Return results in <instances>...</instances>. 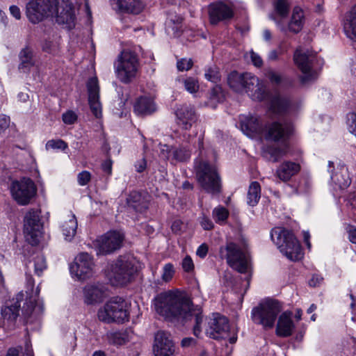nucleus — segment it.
<instances>
[{
    "mask_svg": "<svg viewBox=\"0 0 356 356\" xmlns=\"http://www.w3.org/2000/svg\"><path fill=\"white\" fill-rule=\"evenodd\" d=\"M155 110L154 103L149 97H141L137 99L134 104V112L138 115H149Z\"/></svg>",
    "mask_w": 356,
    "mask_h": 356,
    "instance_id": "32",
    "label": "nucleus"
},
{
    "mask_svg": "<svg viewBox=\"0 0 356 356\" xmlns=\"http://www.w3.org/2000/svg\"><path fill=\"white\" fill-rule=\"evenodd\" d=\"M241 127L243 132L249 137H253L261 131L258 118L252 115L243 116L241 119Z\"/></svg>",
    "mask_w": 356,
    "mask_h": 356,
    "instance_id": "28",
    "label": "nucleus"
},
{
    "mask_svg": "<svg viewBox=\"0 0 356 356\" xmlns=\"http://www.w3.org/2000/svg\"><path fill=\"white\" fill-rule=\"evenodd\" d=\"M106 296V288L102 284H88L83 288L84 302L87 305L99 303Z\"/></svg>",
    "mask_w": 356,
    "mask_h": 356,
    "instance_id": "23",
    "label": "nucleus"
},
{
    "mask_svg": "<svg viewBox=\"0 0 356 356\" xmlns=\"http://www.w3.org/2000/svg\"><path fill=\"white\" fill-rule=\"evenodd\" d=\"M139 70V60L137 54L129 49H125L118 56L115 63V72L118 79L124 83H129L136 78Z\"/></svg>",
    "mask_w": 356,
    "mask_h": 356,
    "instance_id": "9",
    "label": "nucleus"
},
{
    "mask_svg": "<svg viewBox=\"0 0 356 356\" xmlns=\"http://www.w3.org/2000/svg\"><path fill=\"white\" fill-rule=\"evenodd\" d=\"M10 125V118L5 115H0V134L3 133Z\"/></svg>",
    "mask_w": 356,
    "mask_h": 356,
    "instance_id": "52",
    "label": "nucleus"
},
{
    "mask_svg": "<svg viewBox=\"0 0 356 356\" xmlns=\"http://www.w3.org/2000/svg\"><path fill=\"white\" fill-rule=\"evenodd\" d=\"M316 54L308 50L298 47L294 52L293 60L296 65L302 72L300 77L303 84L308 83L317 77V73L313 70L314 63L316 60Z\"/></svg>",
    "mask_w": 356,
    "mask_h": 356,
    "instance_id": "12",
    "label": "nucleus"
},
{
    "mask_svg": "<svg viewBox=\"0 0 356 356\" xmlns=\"http://www.w3.org/2000/svg\"><path fill=\"white\" fill-rule=\"evenodd\" d=\"M343 30L346 35L352 39H356V6L346 13Z\"/></svg>",
    "mask_w": 356,
    "mask_h": 356,
    "instance_id": "31",
    "label": "nucleus"
},
{
    "mask_svg": "<svg viewBox=\"0 0 356 356\" xmlns=\"http://www.w3.org/2000/svg\"><path fill=\"white\" fill-rule=\"evenodd\" d=\"M290 105L289 99L281 96L280 95H275L270 101V108L275 113H282L285 111Z\"/></svg>",
    "mask_w": 356,
    "mask_h": 356,
    "instance_id": "34",
    "label": "nucleus"
},
{
    "mask_svg": "<svg viewBox=\"0 0 356 356\" xmlns=\"http://www.w3.org/2000/svg\"><path fill=\"white\" fill-rule=\"evenodd\" d=\"M200 224L203 229L206 230H210L213 227L212 221L206 216L202 217Z\"/></svg>",
    "mask_w": 356,
    "mask_h": 356,
    "instance_id": "54",
    "label": "nucleus"
},
{
    "mask_svg": "<svg viewBox=\"0 0 356 356\" xmlns=\"http://www.w3.org/2000/svg\"><path fill=\"white\" fill-rule=\"evenodd\" d=\"M129 305L121 297H113L99 309L97 317L100 321L106 323H122L129 321Z\"/></svg>",
    "mask_w": 356,
    "mask_h": 356,
    "instance_id": "7",
    "label": "nucleus"
},
{
    "mask_svg": "<svg viewBox=\"0 0 356 356\" xmlns=\"http://www.w3.org/2000/svg\"><path fill=\"white\" fill-rule=\"evenodd\" d=\"M182 268L184 271L186 272H191L194 269V264L193 261L191 257L186 256L183 260H182Z\"/></svg>",
    "mask_w": 356,
    "mask_h": 356,
    "instance_id": "51",
    "label": "nucleus"
},
{
    "mask_svg": "<svg viewBox=\"0 0 356 356\" xmlns=\"http://www.w3.org/2000/svg\"><path fill=\"white\" fill-rule=\"evenodd\" d=\"M271 19L276 22L281 31L286 32L288 31L296 34L302 31L305 22L304 10L298 6L293 8L287 26H285L276 16L272 15Z\"/></svg>",
    "mask_w": 356,
    "mask_h": 356,
    "instance_id": "19",
    "label": "nucleus"
},
{
    "mask_svg": "<svg viewBox=\"0 0 356 356\" xmlns=\"http://www.w3.org/2000/svg\"><path fill=\"white\" fill-rule=\"evenodd\" d=\"M91 179V173L87 170L79 172L77 175V181L80 186H86Z\"/></svg>",
    "mask_w": 356,
    "mask_h": 356,
    "instance_id": "48",
    "label": "nucleus"
},
{
    "mask_svg": "<svg viewBox=\"0 0 356 356\" xmlns=\"http://www.w3.org/2000/svg\"><path fill=\"white\" fill-rule=\"evenodd\" d=\"M88 103L90 110L96 118L102 115V106L99 102V86L96 76L90 78L87 83Z\"/></svg>",
    "mask_w": 356,
    "mask_h": 356,
    "instance_id": "22",
    "label": "nucleus"
},
{
    "mask_svg": "<svg viewBox=\"0 0 356 356\" xmlns=\"http://www.w3.org/2000/svg\"><path fill=\"white\" fill-rule=\"evenodd\" d=\"M300 170L298 163L292 161H284L276 170L275 175L281 181L286 182L296 175Z\"/></svg>",
    "mask_w": 356,
    "mask_h": 356,
    "instance_id": "26",
    "label": "nucleus"
},
{
    "mask_svg": "<svg viewBox=\"0 0 356 356\" xmlns=\"http://www.w3.org/2000/svg\"><path fill=\"white\" fill-rule=\"evenodd\" d=\"M271 238L276 243L280 252L289 259L298 261L302 257L300 245L289 230L275 228L271 232Z\"/></svg>",
    "mask_w": 356,
    "mask_h": 356,
    "instance_id": "8",
    "label": "nucleus"
},
{
    "mask_svg": "<svg viewBox=\"0 0 356 356\" xmlns=\"http://www.w3.org/2000/svg\"><path fill=\"white\" fill-rule=\"evenodd\" d=\"M95 267L92 257L87 252H81L75 257L70 270L71 274L79 280H86L93 276Z\"/></svg>",
    "mask_w": 356,
    "mask_h": 356,
    "instance_id": "15",
    "label": "nucleus"
},
{
    "mask_svg": "<svg viewBox=\"0 0 356 356\" xmlns=\"http://www.w3.org/2000/svg\"><path fill=\"white\" fill-rule=\"evenodd\" d=\"M212 216L217 223L222 224L227 219L229 211L224 207L218 206L213 210Z\"/></svg>",
    "mask_w": 356,
    "mask_h": 356,
    "instance_id": "40",
    "label": "nucleus"
},
{
    "mask_svg": "<svg viewBox=\"0 0 356 356\" xmlns=\"http://www.w3.org/2000/svg\"><path fill=\"white\" fill-rule=\"evenodd\" d=\"M10 191L12 197L18 204L25 206L35 197L37 188L30 178L23 177L20 180L12 181Z\"/></svg>",
    "mask_w": 356,
    "mask_h": 356,
    "instance_id": "13",
    "label": "nucleus"
},
{
    "mask_svg": "<svg viewBox=\"0 0 356 356\" xmlns=\"http://www.w3.org/2000/svg\"><path fill=\"white\" fill-rule=\"evenodd\" d=\"M108 342L113 345H122L125 342L122 333L118 332H108L106 334Z\"/></svg>",
    "mask_w": 356,
    "mask_h": 356,
    "instance_id": "45",
    "label": "nucleus"
},
{
    "mask_svg": "<svg viewBox=\"0 0 356 356\" xmlns=\"http://www.w3.org/2000/svg\"><path fill=\"white\" fill-rule=\"evenodd\" d=\"M177 123L186 130L190 129L192 123L195 121V114L193 108L187 106H182L176 111Z\"/></svg>",
    "mask_w": 356,
    "mask_h": 356,
    "instance_id": "27",
    "label": "nucleus"
},
{
    "mask_svg": "<svg viewBox=\"0 0 356 356\" xmlns=\"http://www.w3.org/2000/svg\"><path fill=\"white\" fill-rule=\"evenodd\" d=\"M282 54V51H277L276 49L271 50L268 56V58L270 60H277L279 58V56Z\"/></svg>",
    "mask_w": 356,
    "mask_h": 356,
    "instance_id": "61",
    "label": "nucleus"
},
{
    "mask_svg": "<svg viewBox=\"0 0 356 356\" xmlns=\"http://www.w3.org/2000/svg\"><path fill=\"white\" fill-rule=\"evenodd\" d=\"M350 131L356 136V113H352L350 114Z\"/></svg>",
    "mask_w": 356,
    "mask_h": 356,
    "instance_id": "57",
    "label": "nucleus"
},
{
    "mask_svg": "<svg viewBox=\"0 0 356 356\" xmlns=\"http://www.w3.org/2000/svg\"><path fill=\"white\" fill-rule=\"evenodd\" d=\"M220 256L225 259L227 264L241 273L247 272L250 265V256L247 242L243 239L238 243L229 241L220 248Z\"/></svg>",
    "mask_w": 356,
    "mask_h": 356,
    "instance_id": "5",
    "label": "nucleus"
},
{
    "mask_svg": "<svg viewBox=\"0 0 356 356\" xmlns=\"http://www.w3.org/2000/svg\"><path fill=\"white\" fill-rule=\"evenodd\" d=\"M68 145L66 142H65L62 139H57V140H49L47 141L46 144V149H62L65 150L67 148Z\"/></svg>",
    "mask_w": 356,
    "mask_h": 356,
    "instance_id": "43",
    "label": "nucleus"
},
{
    "mask_svg": "<svg viewBox=\"0 0 356 356\" xmlns=\"http://www.w3.org/2000/svg\"><path fill=\"white\" fill-rule=\"evenodd\" d=\"M6 356H19V351L16 348H10L8 349L7 354Z\"/></svg>",
    "mask_w": 356,
    "mask_h": 356,
    "instance_id": "64",
    "label": "nucleus"
},
{
    "mask_svg": "<svg viewBox=\"0 0 356 356\" xmlns=\"http://www.w3.org/2000/svg\"><path fill=\"white\" fill-rule=\"evenodd\" d=\"M26 287L27 290L25 293L21 291L17 295L15 304L2 307L1 316L8 323H14L19 316L20 302L24 300V298H26L22 307V316L26 323L31 322V317L34 310L40 289L38 286L35 291H33L34 282L32 279L27 280Z\"/></svg>",
    "mask_w": 356,
    "mask_h": 356,
    "instance_id": "3",
    "label": "nucleus"
},
{
    "mask_svg": "<svg viewBox=\"0 0 356 356\" xmlns=\"http://www.w3.org/2000/svg\"><path fill=\"white\" fill-rule=\"evenodd\" d=\"M195 177L201 188L213 195L222 191L221 178L216 165L205 160L196 162Z\"/></svg>",
    "mask_w": 356,
    "mask_h": 356,
    "instance_id": "6",
    "label": "nucleus"
},
{
    "mask_svg": "<svg viewBox=\"0 0 356 356\" xmlns=\"http://www.w3.org/2000/svg\"><path fill=\"white\" fill-rule=\"evenodd\" d=\"M10 12L16 19H19L21 18V12L17 6H11L10 7Z\"/></svg>",
    "mask_w": 356,
    "mask_h": 356,
    "instance_id": "59",
    "label": "nucleus"
},
{
    "mask_svg": "<svg viewBox=\"0 0 356 356\" xmlns=\"http://www.w3.org/2000/svg\"><path fill=\"white\" fill-rule=\"evenodd\" d=\"M229 88L235 92H242L244 90L253 99L261 101L266 97V90L264 84L254 74L237 71L231 72L227 78Z\"/></svg>",
    "mask_w": 356,
    "mask_h": 356,
    "instance_id": "4",
    "label": "nucleus"
},
{
    "mask_svg": "<svg viewBox=\"0 0 356 356\" xmlns=\"http://www.w3.org/2000/svg\"><path fill=\"white\" fill-rule=\"evenodd\" d=\"M293 124L289 121L273 122L265 127L264 136L267 140L284 142L292 135Z\"/></svg>",
    "mask_w": 356,
    "mask_h": 356,
    "instance_id": "17",
    "label": "nucleus"
},
{
    "mask_svg": "<svg viewBox=\"0 0 356 356\" xmlns=\"http://www.w3.org/2000/svg\"><path fill=\"white\" fill-rule=\"evenodd\" d=\"M110 1L115 10L123 13L138 14L143 8V5L139 0H110Z\"/></svg>",
    "mask_w": 356,
    "mask_h": 356,
    "instance_id": "25",
    "label": "nucleus"
},
{
    "mask_svg": "<svg viewBox=\"0 0 356 356\" xmlns=\"http://www.w3.org/2000/svg\"><path fill=\"white\" fill-rule=\"evenodd\" d=\"M291 3L289 0H276L274 3L275 15L280 18L288 16Z\"/></svg>",
    "mask_w": 356,
    "mask_h": 356,
    "instance_id": "36",
    "label": "nucleus"
},
{
    "mask_svg": "<svg viewBox=\"0 0 356 356\" xmlns=\"http://www.w3.org/2000/svg\"><path fill=\"white\" fill-rule=\"evenodd\" d=\"M152 351L154 356H174L175 345L171 334L163 330L156 332Z\"/></svg>",
    "mask_w": 356,
    "mask_h": 356,
    "instance_id": "18",
    "label": "nucleus"
},
{
    "mask_svg": "<svg viewBox=\"0 0 356 356\" xmlns=\"http://www.w3.org/2000/svg\"><path fill=\"white\" fill-rule=\"evenodd\" d=\"M173 159L179 162H185L191 157V150L185 147H179L172 152Z\"/></svg>",
    "mask_w": 356,
    "mask_h": 356,
    "instance_id": "39",
    "label": "nucleus"
},
{
    "mask_svg": "<svg viewBox=\"0 0 356 356\" xmlns=\"http://www.w3.org/2000/svg\"><path fill=\"white\" fill-rule=\"evenodd\" d=\"M63 234L66 240L70 241L75 235L77 229V220L74 215L68 216V219L62 225Z\"/></svg>",
    "mask_w": 356,
    "mask_h": 356,
    "instance_id": "33",
    "label": "nucleus"
},
{
    "mask_svg": "<svg viewBox=\"0 0 356 356\" xmlns=\"http://www.w3.org/2000/svg\"><path fill=\"white\" fill-rule=\"evenodd\" d=\"M184 83L185 89L190 93H195L199 90L198 81L195 78L188 77L184 80Z\"/></svg>",
    "mask_w": 356,
    "mask_h": 356,
    "instance_id": "44",
    "label": "nucleus"
},
{
    "mask_svg": "<svg viewBox=\"0 0 356 356\" xmlns=\"http://www.w3.org/2000/svg\"><path fill=\"white\" fill-rule=\"evenodd\" d=\"M146 160L145 159H142L140 161H138L136 164V171L138 172H142L145 170L146 168Z\"/></svg>",
    "mask_w": 356,
    "mask_h": 356,
    "instance_id": "60",
    "label": "nucleus"
},
{
    "mask_svg": "<svg viewBox=\"0 0 356 356\" xmlns=\"http://www.w3.org/2000/svg\"><path fill=\"white\" fill-rule=\"evenodd\" d=\"M182 227V222L180 220H175L171 226L172 232L175 233H178L181 231Z\"/></svg>",
    "mask_w": 356,
    "mask_h": 356,
    "instance_id": "62",
    "label": "nucleus"
},
{
    "mask_svg": "<svg viewBox=\"0 0 356 356\" xmlns=\"http://www.w3.org/2000/svg\"><path fill=\"white\" fill-rule=\"evenodd\" d=\"M209 22L213 25L220 22L231 19L234 17L233 9L222 1L212 3L208 6Z\"/></svg>",
    "mask_w": 356,
    "mask_h": 356,
    "instance_id": "20",
    "label": "nucleus"
},
{
    "mask_svg": "<svg viewBox=\"0 0 356 356\" xmlns=\"http://www.w3.org/2000/svg\"><path fill=\"white\" fill-rule=\"evenodd\" d=\"M46 261L43 256L37 255L34 258L35 272L38 275H40L43 270L46 268Z\"/></svg>",
    "mask_w": 356,
    "mask_h": 356,
    "instance_id": "46",
    "label": "nucleus"
},
{
    "mask_svg": "<svg viewBox=\"0 0 356 356\" xmlns=\"http://www.w3.org/2000/svg\"><path fill=\"white\" fill-rule=\"evenodd\" d=\"M289 146L288 143H284L283 146L281 147H270L268 148V152L273 158V162H277L281 158L284 156L288 151Z\"/></svg>",
    "mask_w": 356,
    "mask_h": 356,
    "instance_id": "37",
    "label": "nucleus"
},
{
    "mask_svg": "<svg viewBox=\"0 0 356 356\" xmlns=\"http://www.w3.org/2000/svg\"><path fill=\"white\" fill-rule=\"evenodd\" d=\"M124 236L119 232H108L95 242L97 254H108L120 249Z\"/></svg>",
    "mask_w": 356,
    "mask_h": 356,
    "instance_id": "16",
    "label": "nucleus"
},
{
    "mask_svg": "<svg viewBox=\"0 0 356 356\" xmlns=\"http://www.w3.org/2000/svg\"><path fill=\"white\" fill-rule=\"evenodd\" d=\"M266 76L268 79L270 81V82H272L273 83L279 84L281 83L282 80L281 74L273 70H269L267 72Z\"/></svg>",
    "mask_w": 356,
    "mask_h": 356,
    "instance_id": "50",
    "label": "nucleus"
},
{
    "mask_svg": "<svg viewBox=\"0 0 356 356\" xmlns=\"http://www.w3.org/2000/svg\"><path fill=\"white\" fill-rule=\"evenodd\" d=\"M19 64L18 69L21 72H29L35 64L33 51L29 47L23 48L19 54Z\"/></svg>",
    "mask_w": 356,
    "mask_h": 356,
    "instance_id": "29",
    "label": "nucleus"
},
{
    "mask_svg": "<svg viewBox=\"0 0 356 356\" xmlns=\"http://www.w3.org/2000/svg\"><path fill=\"white\" fill-rule=\"evenodd\" d=\"M156 312L170 321L177 319L192 327L193 334L200 337L202 331V309L194 307L191 300L181 293H162L154 299Z\"/></svg>",
    "mask_w": 356,
    "mask_h": 356,
    "instance_id": "1",
    "label": "nucleus"
},
{
    "mask_svg": "<svg viewBox=\"0 0 356 356\" xmlns=\"http://www.w3.org/2000/svg\"><path fill=\"white\" fill-rule=\"evenodd\" d=\"M282 308L280 303L275 300H266L254 307L252 311V321L261 325L265 329L273 327Z\"/></svg>",
    "mask_w": 356,
    "mask_h": 356,
    "instance_id": "10",
    "label": "nucleus"
},
{
    "mask_svg": "<svg viewBox=\"0 0 356 356\" xmlns=\"http://www.w3.org/2000/svg\"><path fill=\"white\" fill-rule=\"evenodd\" d=\"M63 121L66 124H73L77 119V116L72 111H68L62 115Z\"/></svg>",
    "mask_w": 356,
    "mask_h": 356,
    "instance_id": "49",
    "label": "nucleus"
},
{
    "mask_svg": "<svg viewBox=\"0 0 356 356\" xmlns=\"http://www.w3.org/2000/svg\"><path fill=\"white\" fill-rule=\"evenodd\" d=\"M208 324L209 327L206 329V333L209 337L214 339L224 338L229 329L228 319L219 314H213Z\"/></svg>",
    "mask_w": 356,
    "mask_h": 356,
    "instance_id": "21",
    "label": "nucleus"
},
{
    "mask_svg": "<svg viewBox=\"0 0 356 356\" xmlns=\"http://www.w3.org/2000/svg\"><path fill=\"white\" fill-rule=\"evenodd\" d=\"M175 268L171 263H168L164 265L161 275V279L165 282H170L175 275Z\"/></svg>",
    "mask_w": 356,
    "mask_h": 356,
    "instance_id": "41",
    "label": "nucleus"
},
{
    "mask_svg": "<svg viewBox=\"0 0 356 356\" xmlns=\"http://www.w3.org/2000/svg\"><path fill=\"white\" fill-rule=\"evenodd\" d=\"M135 273L136 268L130 261L119 259L111 265L108 277L113 286H122L131 282Z\"/></svg>",
    "mask_w": 356,
    "mask_h": 356,
    "instance_id": "14",
    "label": "nucleus"
},
{
    "mask_svg": "<svg viewBox=\"0 0 356 356\" xmlns=\"http://www.w3.org/2000/svg\"><path fill=\"white\" fill-rule=\"evenodd\" d=\"M347 232L350 241L356 244V227L349 225L347 228Z\"/></svg>",
    "mask_w": 356,
    "mask_h": 356,
    "instance_id": "58",
    "label": "nucleus"
},
{
    "mask_svg": "<svg viewBox=\"0 0 356 356\" xmlns=\"http://www.w3.org/2000/svg\"><path fill=\"white\" fill-rule=\"evenodd\" d=\"M112 164L113 163L111 159H107L102 163V170L107 173L108 175H111L112 174Z\"/></svg>",
    "mask_w": 356,
    "mask_h": 356,
    "instance_id": "55",
    "label": "nucleus"
},
{
    "mask_svg": "<svg viewBox=\"0 0 356 356\" xmlns=\"http://www.w3.org/2000/svg\"><path fill=\"white\" fill-rule=\"evenodd\" d=\"M193 65V62L191 58H181L177 63V67L179 71H188Z\"/></svg>",
    "mask_w": 356,
    "mask_h": 356,
    "instance_id": "47",
    "label": "nucleus"
},
{
    "mask_svg": "<svg viewBox=\"0 0 356 356\" xmlns=\"http://www.w3.org/2000/svg\"><path fill=\"white\" fill-rule=\"evenodd\" d=\"M332 182L339 188H347L351 183L348 168L341 165L337 168L336 172L331 175Z\"/></svg>",
    "mask_w": 356,
    "mask_h": 356,
    "instance_id": "30",
    "label": "nucleus"
},
{
    "mask_svg": "<svg viewBox=\"0 0 356 356\" xmlns=\"http://www.w3.org/2000/svg\"><path fill=\"white\" fill-rule=\"evenodd\" d=\"M23 230L26 241L31 245L39 243L42 236L43 222L39 209H29L23 218Z\"/></svg>",
    "mask_w": 356,
    "mask_h": 356,
    "instance_id": "11",
    "label": "nucleus"
},
{
    "mask_svg": "<svg viewBox=\"0 0 356 356\" xmlns=\"http://www.w3.org/2000/svg\"><path fill=\"white\" fill-rule=\"evenodd\" d=\"M195 343V340L192 337L184 338L181 340V346L183 347H188Z\"/></svg>",
    "mask_w": 356,
    "mask_h": 356,
    "instance_id": "63",
    "label": "nucleus"
},
{
    "mask_svg": "<svg viewBox=\"0 0 356 356\" xmlns=\"http://www.w3.org/2000/svg\"><path fill=\"white\" fill-rule=\"evenodd\" d=\"M292 315L291 312L286 311L279 316L275 330L277 336L287 337L293 334L295 325L291 318Z\"/></svg>",
    "mask_w": 356,
    "mask_h": 356,
    "instance_id": "24",
    "label": "nucleus"
},
{
    "mask_svg": "<svg viewBox=\"0 0 356 356\" xmlns=\"http://www.w3.org/2000/svg\"><path fill=\"white\" fill-rule=\"evenodd\" d=\"M209 248L206 243H202L197 250L196 254L200 258H204L208 253Z\"/></svg>",
    "mask_w": 356,
    "mask_h": 356,
    "instance_id": "56",
    "label": "nucleus"
},
{
    "mask_svg": "<svg viewBox=\"0 0 356 356\" xmlns=\"http://www.w3.org/2000/svg\"><path fill=\"white\" fill-rule=\"evenodd\" d=\"M251 61L253 65L257 67H260L263 65V60L261 56L253 51L250 52Z\"/></svg>",
    "mask_w": 356,
    "mask_h": 356,
    "instance_id": "53",
    "label": "nucleus"
},
{
    "mask_svg": "<svg viewBox=\"0 0 356 356\" xmlns=\"http://www.w3.org/2000/svg\"><path fill=\"white\" fill-rule=\"evenodd\" d=\"M204 76L207 80L213 83H217L220 80V74L216 67H209L207 70Z\"/></svg>",
    "mask_w": 356,
    "mask_h": 356,
    "instance_id": "42",
    "label": "nucleus"
},
{
    "mask_svg": "<svg viewBox=\"0 0 356 356\" xmlns=\"http://www.w3.org/2000/svg\"><path fill=\"white\" fill-rule=\"evenodd\" d=\"M26 16L33 24H37L44 19L56 15L57 22L63 24H70L74 21V15L71 8L65 13L58 14V2L56 0H31L26 5Z\"/></svg>",
    "mask_w": 356,
    "mask_h": 356,
    "instance_id": "2",
    "label": "nucleus"
},
{
    "mask_svg": "<svg viewBox=\"0 0 356 356\" xmlns=\"http://www.w3.org/2000/svg\"><path fill=\"white\" fill-rule=\"evenodd\" d=\"M261 197V186L257 181H253L249 186L248 203L250 206L256 205Z\"/></svg>",
    "mask_w": 356,
    "mask_h": 356,
    "instance_id": "35",
    "label": "nucleus"
},
{
    "mask_svg": "<svg viewBox=\"0 0 356 356\" xmlns=\"http://www.w3.org/2000/svg\"><path fill=\"white\" fill-rule=\"evenodd\" d=\"M224 93L222 87L219 85L215 86L209 93V104L212 107H215L216 104L222 101Z\"/></svg>",
    "mask_w": 356,
    "mask_h": 356,
    "instance_id": "38",
    "label": "nucleus"
}]
</instances>
